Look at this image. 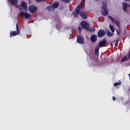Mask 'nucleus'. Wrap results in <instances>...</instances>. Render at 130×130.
Instances as JSON below:
<instances>
[{"label":"nucleus","mask_w":130,"mask_h":130,"mask_svg":"<svg viewBox=\"0 0 130 130\" xmlns=\"http://www.w3.org/2000/svg\"><path fill=\"white\" fill-rule=\"evenodd\" d=\"M81 10H82V7L80 6H78L76 8V11L73 12V15L74 17H75V18L79 17V15H80V17H81L82 19L86 20V19L88 18V16H87V13L85 12H81Z\"/></svg>","instance_id":"nucleus-1"},{"label":"nucleus","mask_w":130,"mask_h":130,"mask_svg":"<svg viewBox=\"0 0 130 130\" xmlns=\"http://www.w3.org/2000/svg\"><path fill=\"white\" fill-rule=\"evenodd\" d=\"M80 25L82 28H84V29H85V30L89 32H95V27H90V24L86 21H82L80 23Z\"/></svg>","instance_id":"nucleus-2"},{"label":"nucleus","mask_w":130,"mask_h":130,"mask_svg":"<svg viewBox=\"0 0 130 130\" xmlns=\"http://www.w3.org/2000/svg\"><path fill=\"white\" fill-rule=\"evenodd\" d=\"M102 10L101 14L103 16H107L108 15V10L107 9V2H104L102 7Z\"/></svg>","instance_id":"nucleus-3"},{"label":"nucleus","mask_w":130,"mask_h":130,"mask_svg":"<svg viewBox=\"0 0 130 130\" xmlns=\"http://www.w3.org/2000/svg\"><path fill=\"white\" fill-rule=\"evenodd\" d=\"M17 35H20V27H19V24L16 23V31L10 32V37H13V36H17Z\"/></svg>","instance_id":"nucleus-4"},{"label":"nucleus","mask_w":130,"mask_h":130,"mask_svg":"<svg viewBox=\"0 0 130 130\" xmlns=\"http://www.w3.org/2000/svg\"><path fill=\"white\" fill-rule=\"evenodd\" d=\"M20 16L22 17L23 18H25V19H29V18H31V14L27 13L24 12L23 11H21L19 13Z\"/></svg>","instance_id":"nucleus-5"},{"label":"nucleus","mask_w":130,"mask_h":130,"mask_svg":"<svg viewBox=\"0 0 130 130\" xmlns=\"http://www.w3.org/2000/svg\"><path fill=\"white\" fill-rule=\"evenodd\" d=\"M58 3H55L52 5L51 6H48L46 8V10H48L49 12L50 11H52L53 9H56V8H58Z\"/></svg>","instance_id":"nucleus-6"},{"label":"nucleus","mask_w":130,"mask_h":130,"mask_svg":"<svg viewBox=\"0 0 130 130\" xmlns=\"http://www.w3.org/2000/svg\"><path fill=\"white\" fill-rule=\"evenodd\" d=\"M77 42L79 44H83L85 42V39L82 36H78L77 37Z\"/></svg>","instance_id":"nucleus-7"},{"label":"nucleus","mask_w":130,"mask_h":130,"mask_svg":"<svg viewBox=\"0 0 130 130\" xmlns=\"http://www.w3.org/2000/svg\"><path fill=\"white\" fill-rule=\"evenodd\" d=\"M109 20L112 21L113 23H114L116 26L118 27V29L120 27V23H119V21H116L114 18H112V17L110 16V15L108 16Z\"/></svg>","instance_id":"nucleus-8"},{"label":"nucleus","mask_w":130,"mask_h":130,"mask_svg":"<svg viewBox=\"0 0 130 130\" xmlns=\"http://www.w3.org/2000/svg\"><path fill=\"white\" fill-rule=\"evenodd\" d=\"M105 34H106L105 30L100 29L98 32V36L99 38H102V37L105 36Z\"/></svg>","instance_id":"nucleus-9"},{"label":"nucleus","mask_w":130,"mask_h":130,"mask_svg":"<svg viewBox=\"0 0 130 130\" xmlns=\"http://www.w3.org/2000/svg\"><path fill=\"white\" fill-rule=\"evenodd\" d=\"M38 9V8L37 7H35L33 5L29 6L28 7V11L30 12V13H35V12H36Z\"/></svg>","instance_id":"nucleus-10"},{"label":"nucleus","mask_w":130,"mask_h":130,"mask_svg":"<svg viewBox=\"0 0 130 130\" xmlns=\"http://www.w3.org/2000/svg\"><path fill=\"white\" fill-rule=\"evenodd\" d=\"M106 39H104L103 41H101L99 44V47H104V46H105V45H106Z\"/></svg>","instance_id":"nucleus-11"},{"label":"nucleus","mask_w":130,"mask_h":130,"mask_svg":"<svg viewBox=\"0 0 130 130\" xmlns=\"http://www.w3.org/2000/svg\"><path fill=\"white\" fill-rule=\"evenodd\" d=\"M90 40L92 43H95L97 41V36L92 35L90 37Z\"/></svg>","instance_id":"nucleus-12"},{"label":"nucleus","mask_w":130,"mask_h":130,"mask_svg":"<svg viewBox=\"0 0 130 130\" xmlns=\"http://www.w3.org/2000/svg\"><path fill=\"white\" fill-rule=\"evenodd\" d=\"M99 49H100V47L98 46L95 48L94 54L96 55L97 57L99 56Z\"/></svg>","instance_id":"nucleus-13"},{"label":"nucleus","mask_w":130,"mask_h":130,"mask_svg":"<svg viewBox=\"0 0 130 130\" xmlns=\"http://www.w3.org/2000/svg\"><path fill=\"white\" fill-rule=\"evenodd\" d=\"M21 6L23 8L24 11H27V4L24 2H22L21 3Z\"/></svg>","instance_id":"nucleus-14"},{"label":"nucleus","mask_w":130,"mask_h":130,"mask_svg":"<svg viewBox=\"0 0 130 130\" xmlns=\"http://www.w3.org/2000/svg\"><path fill=\"white\" fill-rule=\"evenodd\" d=\"M123 10L124 12H126L127 9L126 8H127V4L125 3H123Z\"/></svg>","instance_id":"nucleus-15"},{"label":"nucleus","mask_w":130,"mask_h":130,"mask_svg":"<svg viewBox=\"0 0 130 130\" xmlns=\"http://www.w3.org/2000/svg\"><path fill=\"white\" fill-rule=\"evenodd\" d=\"M11 2L13 6H16L18 4V0H11Z\"/></svg>","instance_id":"nucleus-16"},{"label":"nucleus","mask_w":130,"mask_h":130,"mask_svg":"<svg viewBox=\"0 0 130 130\" xmlns=\"http://www.w3.org/2000/svg\"><path fill=\"white\" fill-rule=\"evenodd\" d=\"M125 60H128V57H122V59L121 60V62H123V61H124Z\"/></svg>","instance_id":"nucleus-17"},{"label":"nucleus","mask_w":130,"mask_h":130,"mask_svg":"<svg viewBox=\"0 0 130 130\" xmlns=\"http://www.w3.org/2000/svg\"><path fill=\"white\" fill-rule=\"evenodd\" d=\"M107 35L109 37H111L112 36H113V34H112L111 32H110V30H108L107 32Z\"/></svg>","instance_id":"nucleus-18"},{"label":"nucleus","mask_w":130,"mask_h":130,"mask_svg":"<svg viewBox=\"0 0 130 130\" xmlns=\"http://www.w3.org/2000/svg\"><path fill=\"white\" fill-rule=\"evenodd\" d=\"M109 27L111 31H112V32H114L115 30H114V27H113V25H110Z\"/></svg>","instance_id":"nucleus-19"},{"label":"nucleus","mask_w":130,"mask_h":130,"mask_svg":"<svg viewBox=\"0 0 130 130\" xmlns=\"http://www.w3.org/2000/svg\"><path fill=\"white\" fill-rule=\"evenodd\" d=\"M63 3H66V4H68L69 3H71V0H61Z\"/></svg>","instance_id":"nucleus-20"},{"label":"nucleus","mask_w":130,"mask_h":130,"mask_svg":"<svg viewBox=\"0 0 130 130\" xmlns=\"http://www.w3.org/2000/svg\"><path fill=\"white\" fill-rule=\"evenodd\" d=\"M118 85H120V83L116 82L114 84V86L116 87V86H118Z\"/></svg>","instance_id":"nucleus-21"},{"label":"nucleus","mask_w":130,"mask_h":130,"mask_svg":"<svg viewBox=\"0 0 130 130\" xmlns=\"http://www.w3.org/2000/svg\"><path fill=\"white\" fill-rule=\"evenodd\" d=\"M118 42H119V40H117L115 44V46L116 47H117L118 45Z\"/></svg>","instance_id":"nucleus-22"},{"label":"nucleus","mask_w":130,"mask_h":130,"mask_svg":"<svg viewBox=\"0 0 130 130\" xmlns=\"http://www.w3.org/2000/svg\"><path fill=\"white\" fill-rule=\"evenodd\" d=\"M78 30H79L80 33H81V32H82V30H83V28L82 27H81V26H79Z\"/></svg>","instance_id":"nucleus-23"},{"label":"nucleus","mask_w":130,"mask_h":130,"mask_svg":"<svg viewBox=\"0 0 130 130\" xmlns=\"http://www.w3.org/2000/svg\"><path fill=\"white\" fill-rule=\"evenodd\" d=\"M46 0H36V3H40V2H45Z\"/></svg>","instance_id":"nucleus-24"},{"label":"nucleus","mask_w":130,"mask_h":130,"mask_svg":"<svg viewBox=\"0 0 130 130\" xmlns=\"http://www.w3.org/2000/svg\"><path fill=\"white\" fill-rule=\"evenodd\" d=\"M116 32H117V35H118V36L120 35V32L118 29L116 30Z\"/></svg>","instance_id":"nucleus-25"},{"label":"nucleus","mask_w":130,"mask_h":130,"mask_svg":"<svg viewBox=\"0 0 130 130\" xmlns=\"http://www.w3.org/2000/svg\"><path fill=\"white\" fill-rule=\"evenodd\" d=\"M113 100L114 101H115V100H116V98H115L114 96H113Z\"/></svg>","instance_id":"nucleus-26"},{"label":"nucleus","mask_w":130,"mask_h":130,"mask_svg":"<svg viewBox=\"0 0 130 130\" xmlns=\"http://www.w3.org/2000/svg\"><path fill=\"white\" fill-rule=\"evenodd\" d=\"M128 58L130 59V52L128 54Z\"/></svg>","instance_id":"nucleus-27"},{"label":"nucleus","mask_w":130,"mask_h":130,"mask_svg":"<svg viewBox=\"0 0 130 130\" xmlns=\"http://www.w3.org/2000/svg\"><path fill=\"white\" fill-rule=\"evenodd\" d=\"M127 8H130V4H127Z\"/></svg>","instance_id":"nucleus-28"},{"label":"nucleus","mask_w":130,"mask_h":130,"mask_svg":"<svg viewBox=\"0 0 130 130\" xmlns=\"http://www.w3.org/2000/svg\"><path fill=\"white\" fill-rule=\"evenodd\" d=\"M130 0H125V2H129Z\"/></svg>","instance_id":"nucleus-29"},{"label":"nucleus","mask_w":130,"mask_h":130,"mask_svg":"<svg viewBox=\"0 0 130 130\" xmlns=\"http://www.w3.org/2000/svg\"><path fill=\"white\" fill-rule=\"evenodd\" d=\"M129 91H130V89L129 90Z\"/></svg>","instance_id":"nucleus-30"}]
</instances>
